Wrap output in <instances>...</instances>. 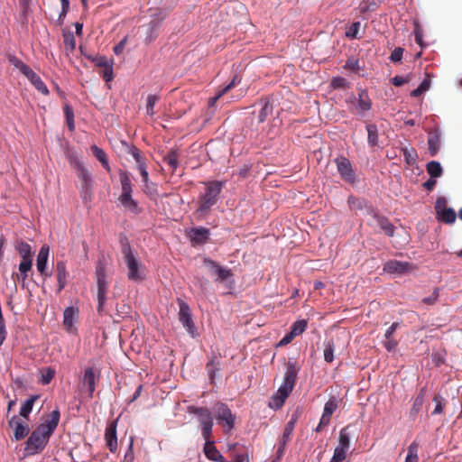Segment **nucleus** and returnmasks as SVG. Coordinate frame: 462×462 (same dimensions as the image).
<instances>
[{
    "mask_svg": "<svg viewBox=\"0 0 462 462\" xmlns=\"http://www.w3.org/2000/svg\"><path fill=\"white\" fill-rule=\"evenodd\" d=\"M60 418L59 408L53 410L50 419L39 425L30 435L26 441L25 450L31 454H38L46 447L49 439L56 430Z\"/></svg>",
    "mask_w": 462,
    "mask_h": 462,
    "instance_id": "1",
    "label": "nucleus"
},
{
    "mask_svg": "<svg viewBox=\"0 0 462 462\" xmlns=\"http://www.w3.org/2000/svg\"><path fill=\"white\" fill-rule=\"evenodd\" d=\"M205 189L198 198L199 207L195 212L199 218H205L212 207L217 203L219 195L225 187V181L211 180L203 182Z\"/></svg>",
    "mask_w": 462,
    "mask_h": 462,
    "instance_id": "2",
    "label": "nucleus"
},
{
    "mask_svg": "<svg viewBox=\"0 0 462 462\" xmlns=\"http://www.w3.org/2000/svg\"><path fill=\"white\" fill-rule=\"evenodd\" d=\"M299 370L300 368L297 366L296 362L289 360L286 365V372L284 374L283 383L279 387L277 395L273 396V398L275 408H281L287 397L292 392Z\"/></svg>",
    "mask_w": 462,
    "mask_h": 462,
    "instance_id": "3",
    "label": "nucleus"
},
{
    "mask_svg": "<svg viewBox=\"0 0 462 462\" xmlns=\"http://www.w3.org/2000/svg\"><path fill=\"white\" fill-rule=\"evenodd\" d=\"M119 181L122 188V193L118 198V200L124 208L132 213H139V208L137 202L133 199V183L130 177V173L126 171H119Z\"/></svg>",
    "mask_w": 462,
    "mask_h": 462,
    "instance_id": "4",
    "label": "nucleus"
},
{
    "mask_svg": "<svg viewBox=\"0 0 462 462\" xmlns=\"http://www.w3.org/2000/svg\"><path fill=\"white\" fill-rule=\"evenodd\" d=\"M9 62L16 68L40 93L44 96L49 95V89L45 83L27 64L15 56H10Z\"/></svg>",
    "mask_w": 462,
    "mask_h": 462,
    "instance_id": "5",
    "label": "nucleus"
},
{
    "mask_svg": "<svg viewBox=\"0 0 462 462\" xmlns=\"http://www.w3.org/2000/svg\"><path fill=\"white\" fill-rule=\"evenodd\" d=\"M188 412L198 416L199 424L201 426V434L204 439L212 437L213 418L212 412L207 407L189 406Z\"/></svg>",
    "mask_w": 462,
    "mask_h": 462,
    "instance_id": "6",
    "label": "nucleus"
},
{
    "mask_svg": "<svg viewBox=\"0 0 462 462\" xmlns=\"http://www.w3.org/2000/svg\"><path fill=\"white\" fill-rule=\"evenodd\" d=\"M77 167V175L81 180L80 196L83 201L89 202L92 198L93 180L88 171L84 167L79 160L75 161Z\"/></svg>",
    "mask_w": 462,
    "mask_h": 462,
    "instance_id": "7",
    "label": "nucleus"
},
{
    "mask_svg": "<svg viewBox=\"0 0 462 462\" xmlns=\"http://www.w3.org/2000/svg\"><path fill=\"white\" fill-rule=\"evenodd\" d=\"M214 416L218 423H222L225 431H231L236 423V415L233 414L229 407L224 402H217L214 406Z\"/></svg>",
    "mask_w": 462,
    "mask_h": 462,
    "instance_id": "8",
    "label": "nucleus"
},
{
    "mask_svg": "<svg viewBox=\"0 0 462 462\" xmlns=\"http://www.w3.org/2000/svg\"><path fill=\"white\" fill-rule=\"evenodd\" d=\"M122 253L124 254V259L126 263V266L128 268V279L134 282L142 281L143 279V275L139 270V262L133 254L129 244H125L123 245Z\"/></svg>",
    "mask_w": 462,
    "mask_h": 462,
    "instance_id": "9",
    "label": "nucleus"
},
{
    "mask_svg": "<svg viewBox=\"0 0 462 462\" xmlns=\"http://www.w3.org/2000/svg\"><path fill=\"white\" fill-rule=\"evenodd\" d=\"M179 304V320L182 326L186 328L189 334L192 337L195 336V324L191 318V313L189 305L182 300L178 299Z\"/></svg>",
    "mask_w": 462,
    "mask_h": 462,
    "instance_id": "10",
    "label": "nucleus"
},
{
    "mask_svg": "<svg viewBox=\"0 0 462 462\" xmlns=\"http://www.w3.org/2000/svg\"><path fill=\"white\" fill-rule=\"evenodd\" d=\"M203 263L204 265L217 276L215 280L216 282H227L233 277V273L230 269L219 265L217 262L211 259L204 258Z\"/></svg>",
    "mask_w": 462,
    "mask_h": 462,
    "instance_id": "11",
    "label": "nucleus"
},
{
    "mask_svg": "<svg viewBox=\"0 0 462 462\" xmlns=\"http://www.w3.org/2000/svg\"><path fill=\"white\" fill-rule=\"evenodd\" d=\"M99 379L100 371L95 369L94 367H88L85 369L82 378V386L87 388L89 398L93 397L96 390V383L99 381Z\"/></svg>",
    "mask_w": 462,
    "mask_h": 462,
    "instance_id": "12",
    "label": "nucleus"
},
{
    "mask_svg": "<svg viewBox=\"0 0 462 462\" xmlns=\"http://www.w3.org/2000/svg\"><path fill=\"white\" fill-rule=\"evenodd\" d=\"M336 163L341 178L345 181L353 184L356 181V174L350 161L346 157H340L336 159Z\"/></svg>",
    "mask_w": 462,
    "mask_h": 462,
    "instance_id": "13",
    "label": "nucleus"
},
{
    "mask_svg": "<svg viewBox=\"0 0 462 462\" xmlns=\"http://www.w3.org/2000/svg\"><path fill=\"white\" fill-rule=\"evenodd\" d=\"M296 422H297V418L292 417L286 423L283 433H282L281 439H279V446H278V449H277L278 457H282L283 455L288 442L291 441Z\"/></svg>",
    "mask_w": 462,
    "mask_h": 462,
    "instance_id": "14",
    "label": "nucleus"
},
{
    "mask_svg": "<svg viewBox=\"0 0 462 462\" xmlns=\"http://www.w3.org/2000/svg\"><path fill=\"white\" fill-rule=\"evenodd\" d=\"M413 270V265L409 262L390 260L383 265V271L391 274H403Z\"/></svg>",
    "mask_w": 462,
    "mask_h": 462,
    "instance_id": "15",
    "label": "nucleus"
},
{
    "mask_svg": "<svg viewBox=\"0 0 462 462\" xmlns=\"http://www.w3.org/2000/svg\"><path fill=\"white\" fill-rule=\"evenodd\" d=\"M8 425L10 428L14 429V437L16 440L23 439L30 431L29 426L23 423L16 415L10 418Z\"/></svg>",
    "mask_w": 462,
    "mask_h": 462,
    "instance_id": "16",
    "label": "nucleus"
},
{
    "mask_svg": "<svg viewBox=\"0 0 462 462\" xmlns=\"http://www.w3.org/2000/svg\"><path fill=\"white\" fill-rule=\"evenodd\" d=\"M116 420L107 423L105 431L106 445L112 453L117 450Z\"/></svg>",
    "mask_w": 462,
    "mask_h": 462,
    "instance_id": "17",
    "label": "nucleus"
},
{
    "mask_svg": "<svg viewBox=\"0 0 462 462\" xmlns=\"http://www.w3.org/2000/svg\"><path fill=\"white\" fill-rule=\"evenodd\" d=\"M212 437H208V439H205L204 445V454L205 456L212 461L216 462H227L226 458L221 455V453L217 450L215 446V441L212 439Z\"/></svg>",
    "mask_w": 462,
    "mask_h": 462,
    "instance_id": "18",
    "label": "nucleus"
},
{
    "mask_svg": "<svg viewBox=\"0 0 462 462\" xmlns=\"http://www.w3.org/2000/svg\"><path fill=\"white\" fill-rule=\"evenodd\" d=\"M373 218L380 229L383 231L386 236L390 237L394 236L396 227L386 217L380 215L378 212H373Z\"/></svg>",
    "mask_w": 462,
    "mask_h": 462,
    "instance_id": "19",
    "label": "nucleus"
},
{
    "mask_svg": "<svg viewBox=\"0 0 462 462\" xmlns=\"http://www.w3.org/2000/svg\"><path fill=\"white\" fill-rule=\"evenodd\" d=\"M209 229L206 227H194L191 228L189 236L193 245H203L209 238Z\"/></svg>",
    "mask_w": 462,
    "mask_h": 462,
    "instance_id": "20",
    "label": "nucleus"
},
{
    "mask_svg": "<svg viewBox=\"0 0 462 462\" xmlns=\"http://www.w3.org/2000/svg\"><path fill=\"white\" fill-rule=\"evenodd\" d=\"M48 257H49V246L42 245L38 253V255H37L36 266H37L38 272L42 276H46V277L50 276V273H46Z\"/></svg>",
    "mask_w": 462,
    "mask_h": 462,
    "instance_id": "21",
    "label": "nucleus"
},
{
    "mask_svg": "<svg viewBox=\"0 0 462 462\" xmlns=\"http://www.w3.org/2000/svg\"><path fill=\"white\" fill-rule=\"evenodd\" d=\"M143 179V192L151 198H154L158 195L157 186L155 183L150 181L149 173L147 169H142V172H140Z\"/></svg>",
    "mask_w": 462,
    "mask_h": 462,
    "instance_id": "22",
    "label": "nucleus"
},
{
    "mask_svg": "<svg viewBox=\"0 0 462 462\" xmlns=\"http://www.w3.org/2000/svg\"><path fill=\"white\" fill-rule=\"evenodd\" d=\"M56 274L58 280L57 292L60 293L67 284V270L64 262L60 261L56 263Z\"/></svg>",
    "mask_w": 462,
    "mask_h": 462,
    "instance_id": "23",
    "label": "nucleus"
},
{
    "mask_svg": "<svg viewBox=\"0 0 462 462\" xmlns=\"http://www.w3.org/2000/svg\"><path fill=\"white\" fill-rule=\"evenodd\" d=\"M438 219L445 224H453L456 221L457 214L451 208H443L437 210Z\"/></svg>",
    "mask_w": 462,
    "mask_h": 462,
    "instance_id": "24",
    "label": "nucleus"
},
{
    "mask_svg": "<svg viewBox=\"0 0 462 462\" xmlns=\"http://www.w3.org/2000/svg\"><path fill=\"white\" fill-rule=\"evenodd\" d=\"M77 314L78 310L73 307H68L65 309L63 312V326L65 327L67 331H72Z\"/></svg>",
    "mask_w": 462,
    "mask_h": 462,
    "instance_id": "25",
    "label": "nucleus"
},
{
    "mask_svg": "<svg viewBox=\"0 0 462 462\" xmlns=\"http://www.w3.org/2000/svg\"><path fill=\"white\" fill-rule=\"evenodd\" d=\"M338 408V400L332 396L328 399V401L325 403L322 418L323 420H328L330 421L332 414L337 411Z\"/></svg>",
    "mask_w": 462,
    "mask_h": 462,
    "instance_id": "26",
    "label": "nucleus"
},
{
    "mask_svg": "<svg viewBox=\"0 0 462 462\" xmlns=\"http://www.w3.org/2000/svg\"><path fill=\"white\" fill-rule=\"evenodd\" d=\"M206 370L210 381L213 382L216 377V374L220 371L219 358L216 356H212L206 365Z\"/></svg>",
    "mask_w": 462,
    "mask_h": 462,
    "instance_id": "27",
    "label": "nucleus"
},
{
    "mask_svg": "<svg viewBox=\"0 0 462 462\" xmlns=\"http://www.w3.org/2000/svg\"><path fill=\"white\" fill-rule=\"evenodd\" d=\"M91 151H92L94 156L101 162L102 166L107 171H110L111 168H110V165H109V162H108V159H107L106 153L104 152V150H102L101 148H99L97 145H92L91 146Z\"/></svg>",
    "mask_w": 462,
    "mask_h": 462,
    "instance_id": "28",
    "label": "nucleus"
},
{
    "mask_svg": "<svg viewBox=\"0 0 462 462\" xmlns=\"http://www.w3.org/2000/svg\"><path fill=\"white\" fill-rule=\"evenodd\" d=\"M351 425L343 428L339 432L338 447L349 449L351 438Z\"/></svg>",
    "mask_w": 462,
    "mask_h": 462,
    "instance_id": "29",
    "label": "nucleus"
},
{
    "mask_svg": "<svg viewBox=\"0 0 462 462\" xmlns=\"http://www.w3.org/2000/svg\"><path fill=\"white\" fill-rule=\"evenodd\" d=\"M97 291H107V282L106 281V272L103 266H97L96 270Z\"/></svg>",
    "mask_w": 462,
    "mask_h": 462,
    "instance_id": "30",
    "label": "nucleus"
},
{
    "mask_svg": "<svg viewBox=\"0 0 462 462\" xmlns=\"http://www.w3.org/2000/svg\"><path fill=\"white\" fill-rule=\"evenodd\" d=\"M372 106L371 99L369 98L366 91L362 90L358 95V104H357V110L364 113L365 111H368Z\"/></svg>",
    "mask_w": 462,
    "mask_h": 462,
    "instance_id": "31",
    "label": "nucleus"
},
{
    "mask_svg": "<svg viewBox=\"0 0 462 462\" xmlns=\"http://www.w3.org/2000/svg\"><path fill=\"white\" fill-rule=\"evenodd\" d=\"M39 395H32L29 399H27L23 404L22 405L21 409H20V416L24 418V419H28L29 417V414L31 413L32 410V407H33V404L35 402V401H37L39 399Z\"/></svg>",
    "mask_w": 462,
    "mask_h": 462,
    "instance_id": "32",
    "label": "nucleus"
},
{
    "mask_svg": "<svg viewBox=\"0 0 462 462\" xmlns=\"http://www.w3.org/2000/svg\"><path fill=\"white\" fill-rule=\"evenodd\" d=\"M15 249L21 255L22 259H32V248L26 242L23 240L17 241Z\"/></svg>",
    "mask_w": 462,
    "mask_h": 462,
    "instance_id": "33",
    "label": "nucleus"
},
{
    "mask_svg": "<svg viewBox=\"0 0 462 462\" xmlns=\"http://www.w3.org/2000/svg\"><path fill=\"white\" fill-rule=\"evenodd\" d=\"M113 65V60H106V65H102V67H100L102 70L99 71V74L103 77L106 82H110L114 79Z\"/></svg>",
    "mask_w": 462,
    "mask_h": 462,
    "instance_id": "34",
    "label": "nucleus"
},
{
    "mask_svg": "<svg viewBox=\"0 0 462 462\" xmlns=\"http://www.w3.org/2000/svg\"><path fill=\"white\" fill-rule=\"evenodd\" d=\"M32 266V259H22L20 264H19V272L20 274H16L18 279H21L23 282H24L27 278V273L29 271H31Z\"/></svg>",
    "mask_w": 462,
    "mask_h": 462,
    "instance_id": "35",
    "label": "nucleus"
},
{
    "mask_svg": "<svg viewBox=\"0 0 462 462\" xmlns=\"http://www.w3.org/2000/svg\"><path fill=\"white\" fill-rule=\"evenodd\" d=\"M261 102L263 103V107L258 115V122L260 124L263 123L273 111V106H271L270 101L267 98H262Z\"/></svg>",
    "mask_w": 462,
    "mask_h": 462,
    "instance_id": "36",
    "label": "nucleus"
},
{
    "mask_svg": "<svg viewBox=\"0 0 462 462\" xmlns=\"http://www.w3.org/2000/svg\"><path fill=\"white\" fill-rule=\"evenodd\" d=\"M163 162L170 166V168L174 171L178 166V154L177 152L174 150L170 151L164 157Z\"/></svg>",
    "mask_w": 462,
    "mask_h": 462,
    "instance_id": "37",
    "label": "nucleus"
},
{
    "mask_svg": "<svg viewBox=\"0 0 462 462\" xmlns=\"http://www.w3.org/2000/svg\"><path fill=\"white\" fill-rule=\"evenodd\" d=\"M368 143L371 146H375L378 143V130L377 126L373 124L366 125Z\"/></svg>",
    "mask_w": 462,
    "mask_h": 462,
    "instance_id": "38",
    "label": "nucleus"
},
{
    "mask_svg": "<svg viewBox=\"0 0 462 462\" xmlns=\"http://www.w3.org/2000/svg\"><path fill=\"white\" fill-rule=\"evenodd\" d=\"M360 22H355L351 23L346 30V36L349 39H360Z\"/></svg>",
    "mask_w": 462,
    "mask_h": 462,
    "instance_id": "39",
    "label": "nucleus"
},
{
    "mask_svg": "<svg viewBox=\"0 0 462 462\" xmlns=\"http://www.w3.org/2000/svg\"><path fill=\"white\" fill-rule=\"evenodd\" d=\"M307 326H308V321L306 319L297 320L292 324L290 332L294 337L300 336V334H302L305 331V329L307 328Z\"/></svg>",
    "mask_w": 462,
    "mask_h": 462,
    "instance_id": "40",
    "label": "nucleus"
},
{
    "mask_svg": "<svg viewBox=\"0 0 462 462\" xmlns=\"http://www.w3.org/2000/svg\"><path fill=\"white\" fill-rule=\"evenodd\" d=\"M430 87V79L429 76L420 84V86L411 91V96L414 97H418L426 92Z\"/></svg>",
    "mask_w": 462,
    "mask_h": 462,
    "instance_id": "41",
    "label": "nucleus"
},
{
    "mask_svg": "<svg viewBox=\"0 0 462 462\" xmlns=\"http://www.w3.org/2000/svg\"><path fill=\"white\" fill-rule=\"evenodd\" d=\"M239 81H237V76H236L232 81L226 85L224 88H222L217 95L216 97H212L210 99V103L211 105H214L217 100H218L223 95H225L226 93H227L230 89H232Z\"/></svg>",
    "mask_w": 462,
    "mask_h": 462,
    "instance_id": "42",
    "label": "nucleus"
},
{
    "mask_svg": "<svg viewBox=\"0 0 462 462\" xmlns=\"http://www.w3.org/2000/svg\"><path fill=\"white\" fill-rule=\"evenodd\" d=\"M402 152H403V157H404V161L406 162V163L409 165H413L415 163L416 158H417L416 151L413 148H411V149L403 148Z\"/></svg>",
    "mask_w": 462,
    "mask_h": 462,
    "instance_id": "43",
    "label": "nucleus"
},
{
    "mask_svg": "<svg viewBox=\"0 0 462 462\" xmlns=\"http://www.w3.org/2000/svg\"><path fill=\"white\" fill-rule=\"evenodd\" d=\"M64 114L67 121L68 127L70 131H73L75 128L74 125V112L73 109L69 106L65 105L64 106Z\"/></svg>",
    "mask_w": 462,
    "mask_h": 462,
    "instance_id": "44",
    "label": "nucleus"
},
{
    "mask_svg": "<svg viewBox=\"0 0 462 462\" xmlns=\"http://www.w3.org/2000/svg\"><path fill=\"white\" fill-rule=\"evenodd\" d=\"M347 450L348 449L337 446L329 462H342L346 457Z\"/></svg>",
    "mask_w": 462,
    "mask_h": 462,
    "instance_id": "45",
    "label": "nucleus"
},
{
    "mask_svg": "<svg viewBox=\"0 0 462 462\" xmlns=\"http://www.w3.org/2000/svg\"><path fill=\"white\" fill-rule=\"evenodd\" d=\"M324 359L328 363H332L334 360V343L328 341L324 347Z\"/></svg>",
    "mask_w": 462,
    "mask_h": 462,
    "instance_id": "46",
    "label": "nucleus"
},
{
    "mask_svg": "<svg viewBox=\"0 0 462 462\" xmlns=\"http://www.w3.org/2000/svg\"><path fill=\"white\" fill-rule=\"evenodd\" d=\"M159 97L156 95H149L147 97L146 113L152 116L155 114L154 106L159 101Z\"/></svg>",
    "mask_w": 462,
    "mask_h": 462,
    "instance_id": "47",
    "label": "nucleus"
},
{
    "mask_svg": "<svg viewBox=\"0 0 462 462\" xmlns=\"http://www.w3.org/2000/svg\"><path fill=\"white\" fill-rule=\"evenodd\" d=\"M426 169L430 175V178L427 181H425L422 184V186L425 189L431 190L433 189V161H430L426 164Z\"/></svg>",
    "mask_w": 462,
    "mask_h": 462,
    "instance_id": "48",
    "label": "nucleus"
},
{
    "mask_svg": "<svg viewBox=\"0 0 462 462\" xmlns=\"http://www.w3.org/2000/svg\"><path fill=\"white\" fill-rule=\"evenodd\" d=\"M376 8V4L374 2H370L369 0H364L359 5V9L362 14L375 11Z\"/></svg>",
    "mask_w": 462,
    "mask_h": 462,
    "instance_id": "49",
    "label": "nucleus"
},
{
    "mask_svg": "<svg viewBox=\"0 0 462 462\" xmlns=\"http://www.w3.org/2000/svg\"><path fill=\"white\" fill-rule=\"evenodd\" d=\"M63 42L67 48H69L70 51H73L76 47V40L71 32L64 33L63 34Z\"/></svg>",
    "mask_w": 462,
    "mask_h": 462,
    "instance_id": "50",
    "label": "nucleus"
},
{
    "mask_svg": "<svg viewBox=\"0 0 462 462\" xmlns=\"http://www.w3.org/2000/svg\"><path fill=\"white\" fill-rule=\"evenodd\" d=\"M86 58L93 62L97 67L106 65V60H108L106 57L101 55H86Z\"/></svg>",
    "mask_w": 462,
    "mask_h": 462,
    "instance_id": "51",
    "label": "nucleus"
},
{
    "mask_svg": "<svg viewBox=\"0 0 462 462\" xmlns=\"http://www.w3.org/2000/svg\"><path fill=\"white\" fill-rule=\"evenodd\" d=\"M403 51H404V50L401 47L395 48L392 51V53L389 57V60L393 63L400 62L402 59Z\"/></svg>",
    "mask_w": 462,
    "mask_h": 462,
    "instance_id": "52",
    "label": "nucleus"
},
{
    "mask_svg": "<svg viewBox=\"0 0 462 462\" xmlns=\"http://www.w3.org/2000/svg\"><path fill=\"white\" fill-rule=\"evenodd\" d=\"M347 81L345 78H342V77H337V78H334L331 81V86L334 88H347Z\"/></svg>",
    "mask_w": 462,
    "mask_h": 462,
    "instance_id": "53",
    "label": "nucleus"
},
{
    "mask_svg": "<svg viewBox=\"0 0 462 462\" xmlns=\"http://www.w3.org/2000/svg\"><path fill=\"white\" fill-rule=\"evenodd\" d=\"M106 292L107 291H97L98 304L97 310L98 313H101L103 311V308L106 300Z\"/></svg>",
    "mask_w": 462,
    "mask_h": 462,
    "instance_id": "54",
    "label": "nucleus"
},
{
    "mask_svg": "<svg viewBox=\"0 0 462 462\" xmlns=\"http://www.w3.org/2000/svg\"><path fill=\"white\" fill-rule=\"evenodd\" d=\"M55 375L54 370L47 368L42 375V382L43 384H48Z\"/></svg>",
    "mask_w": 462,
    "mask_h": 462,
    "instance_id": "55",
    "label": "nucleus"
},
{
    "mask_svg": "<svg viewBox=\"0 0 462 462\" xmlns=\"http://www.w3.org/2000/svg\"><path fill=\"white\" fill-rule=\"evenodd\" d=\"M383 346L387 349V351L392 352L396 349V347L398 346V342H397V340L393 339V337H385Z\"/></svg>",
    "mask_w": 462,
    "mask_h": 462,
    "instance_id": "56",
    "label": "nucleus"
},
{
    "mask_svg": "<svg viewBox=\"0 0 462 462\" xmlns=\"http://www.w3.org/2000/svg\"><path fill=\"white\" fill-rule=\"evenodd\" d=\"M407 457L416 458L418 457V444L413 441L408 448Z\"/></svg>",
    "mask_w": 462,
    "mask_h": 462,
    "instance_id": "57",
    "label": "nucleus"
},
{
    "mask_svg": "<svg viewBox=\"0 0 462 462\" xmlns=\"http://www.w3.org/2000/svg\"><path fill=\"white\" fill-rule=\"evenodd\" d=\"M407 82H408V79L403 77H401V76H395L392 79V83L395 87H401V86L406 84Z\"/></svg>",
    "mask_w": 462,
    "mask_h": 462,
    "instance_id": "58",
    "label": "nucleus"
},
{
    "mask_svg": "<svg viewBox=\"0 0 462 462\" xmlns=\"http://www.w3.org/2000/svg\"><path fill=\"white\" fill-rule=\"evenodd\" d=\"M414 35L416 42L422 47V31L418 25L415 26Z\"/></svg>",
    "mask_w": 462,
    "mask_h": 462,
    "instance_id": "59",
    "label": "nucleus"
},
{
    "mask_svg": "<svg viewBox=\"0 0 462 462\" xmlns=\"http://www.w3.org/2000/svg\"><path fill=\"white\" fill-rule=\"evenodd\" d=\"M61 2V12L60 14V18L65 17L69 9V0H60Z\"/></svg>",
    "mask_w": 462,
    "mask_h": 462,
    "instance_id": "60",
    "label": "nucleus"
},
{
    "mask_svg": "<svg viewBox=\"0 0 462 462\" xmlns=\"http://www.w3.org/2000/svg\"><path fill=\"white\" fill-rule=\"evenodd\" d=\"M125 43H126V38L123 39L119 43H117V44L114 47V52H115L116 55L121 54V53L124 51V49H125Z\"/></svg>",
    "mask_w": 462,
    "mask_h": 462,
    "instance_id": "61",
    "label": "nucleus"
},
{
    "mask_svg": "<svg viewBox=\"0 0 462 462\" xmlns=\"http://www.w3.org/2000/svg\"><path fill=\"white\" fill-rule=\"evenodd\" d=\"M399 328L398 322H393L390 328L386 330L384 337H393V333L396 331V329Z\"/></svg>",
    "mask_w": 462,
    "mask_h": 462,
    "instance_id": "62",
    "label": "nucleus"
},
{
    "mask_svg": "<svg viewBox=\"0 0 462 462\" xmlns=\"http://www.w3.org/2000/svg\"><path fill=\"white\" fill-rule=\"evenodd\" d=\"M135 162L137 163V168H138V171L139 172H142V169H147V166H146V163H145V160L144 158L141 155L139 156L138 158L135 159Z\"/></svg>",
    "mask_w": 462,
    "mask_h": 462,
    "instance_id": "63",
    "label": "nucleus"
},
{
    "mask_svg": "<svg viewBox=\"0 0 462 462\" xmlns=\"http://www.w3.org/2000/svg\"><path fill=\"white\" fill-rule=\"evenodd\" d=\"M446 203H447V200L445 198H443V197L438 198V199L435 202L436 211L440 208H446Z\"/></svg>",
    "mask_w": 462,
    "mask_h": 462,
    "instance_id": "64",
    "label": "nucleus"
}]
</instances>
